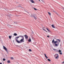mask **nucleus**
Returning a JSON list of instances; mask_svg holds the SVG:
<instances>
[{
  "instance_id": "2",
  "label": "nucleus",
  "mask_w": 64,
  "mask_h": 64,
  "mask_svg": "<svg viewBox=\"0 0 64 64\" xmlns=\"http://www.w3.org/2000/svg\"><path fill=\"white\" fill-rule=\"evenodd\" d=\"M57 42L58 43V44H59V42H58L57 40L56 41H55V40H54V39L52 41V43H54V44H56V43H57Z\"/></svg>"
},
{
  "instance_id": "11",
  "label": "nucleus",
  "mask_w": 64,
  "mask_h": 64,
  "mask_svg": "<svg viewBox=\"0 0 64 64\" xmlns=\"http://www.w3.org/2000/svg\"><path fill=\"white\" fill-rule=\"evenodd\" d=\"M19 37H22V38H24V37L22 36H19Z\"/></svg>"
},
{
  "instance_id": "36",
  "label": "nucleus",
  "mask_w": 64,
  "mask_h": 64,
  "mask_svg": "<svg viewBox=\"0 0 64 64\" xmlns=\"http://www.w3.org/2000/svg\"><path fill=\"white\" fill-rule=\"evenodd\" d=\"M64 10V8H63Z\"/></svg>"
},
{
  "instance_id": "35",
  "label": "nucleus",
  "mask_w": 64,
  "mask_h": 64,
  "mask_svg": "<svg viewBox=\"0 0 64 64\" xmlns=\"http://www.w3.org/2000/svg\"><path fill=\"white\" fill-rule=\"evenodd\" d=\"M13 42H14V40H13Z\"/></svg>"
},
{
  "instance_id": "7",
  "label": "nucleus",
  "mask_w": 64,
  "mask_h": 64,
  "mask_svg": "<svg viewBox=\"0 0 64 64\" xmlns=\"http://www.w3.org/2000/svg\"><path fill=\"white\" fill-rule=\"evenodd\" d=\"M55 56H56V58L57 59V58H58V54H55L54 55V57H55Z\"/></svg>"
},
{
  "instance_id": "9",
  "label": "nucleus",
  "mask_w": 64,
  "mask_h": 64,
  "mask_svg": "<svg viewBox=\"0 0 64 64\" xmlns=\"http://www.w3.org/2000/svg\"><path fill=\"white\" fill-rule=\"evenodd\" d=\"M31 2L32 3H35V2L33 1V0H30Z\"/></svg>"
},
{
  "instance_id": "33",
  "label": "nucleus",
  "mask_w": 64,
  "mask_h": 64,
  "mask_svg": "<svg viewBox=\"0 0 64 64\" xmlns=\"http://www.w3.org/2000/svg\"><path fill=\"white\" fill-rule=\"evenodd\" d=\"M0 64H2V63H0Z\"/></svg>"
},
{
  "instance_id": "24",
  "label": "nucleus",
  "mask_w": 64,
  "mask_h": 64,
  "mask_svg": "<svg viewBox=\"0 0 64 64\" xmlns=\"http://www.w3.org/2000/svg\"><path fill=\"white\" fill-rule=\"evenodd\" d=\"M29 51H30V52H31V51H32V50H31L30 49L29 50Z\"/></svg>"
},
{
  "instance_id": "13",
  "label": "nucleus",
  "mask_w": 64,
  "mask_h": 64,
  "mask_svg": "<svg viewBox=\"0 0 64 64\" xmlns=\"http://www.w3.org/2000/svg\"><path fill=\"white\" fill-rule=\"evenodd\" d=\"M28 42H31V38H30L29 40H28Z\"/></svg>"
},
{
  "instance_id": "30",
  "label": "nucleus",
  "mask_w": 64,
  "mask_h": 64,
  "mask_svg": "<svg viewBox=\"0 0 64 64\" xmlns=\"http://www.w3.org/2000/svg\"><path fill=\"white\" fill-rule=\"evenodd\" d=\"M43 30H44V31H45V29H43Z\"/></svg>"
},
{
  "instance_id": "28",
  "label": "nucleus",
  "mask_w": 64,
  "mask_h": 64,
  "mask_svg": "<svg viewBox=\"0 0 64 64\" xmlns=\"http://www.w3.org/2000/svg\"><path fill=\"white\" fill-rule=\"evenodd\" d=\"M45 31L46 32H47V33H48V32L47 31H46V30H45Z\"/></svg>"
},
{
  "instance_id": "15",
  "label": "nucleus",
  "mask_w": 64,
  "mask_h": 64,
  "mask_svg": "<svg viewBox=\"0 0 64 64\" xmlns=\"http://www.w3.org/2000/svg\"><path fill=\"white\" fill-rule=\"evenodd\" d=\"M14 36H17L18 35L16 33H14Z\"/></svg>"
},
{
  "instance_id": "26",
  "label": "nucleus",
  "mask_w": 64,
  "mask_h": 64,
  "mask_svg": "<svg viewBox=\"0 0 64 64\" xmlns=\"http://www.w3.org/2000/svg\"><path fill=\"white\" fill-rule=\"evenodd\" d=\"M34 9L35 10H37V9L35 8H34Z\"/></svg>"
},
{
  "instance_id": "10",
  "label": "nucleus",
  "mask_w": 64,
  "mask_h": 64,
  "mask_svg": "<svg viewBox=\"0 0 64 64\" xmlns=\"http://www.w3.org/2000/svg\"><path fill=\"white\" fill-rule=\"evenodd\" d=\"M52 28H55V26H54V25L52 24Z\"/></svg>"
},
{
  "instance_id": "3",
  "label": "nucleus",
  "mask_w": 64,
  "mask_h": 64,
  "mask_svg": "<svg viewBox=\"0 0 64 64\" xmlns=\"http://www.w3.org/2000/svg\"><path fill=\"white\" fill-rule=\"evenodd\" d=\"M3 49H4V50H6V51L7 53H8V50H7V48L4 46H3Z\"/></svg>"
},
{
  "instance_id": "32",
  "label": "nucleus",
  "mask_w": 64,
  "mask_h": 64,
  "mask_svg": "<svg viewBox=\"0 0 64 64\" xmlns=\"http://www.w3.org/2000/svg\"><path fill=\"white\" fill-rule=\"evenodd\" d=\"M64 63V62H62V63Z\"/></svg>"
},
{
  "instance_id": "22",
  "label": "nucleus",
  "mask_w": 64,
  "mask_h": 64,
  "mask_svg": "<svg viewBox=\"0 0 64 64\" xmlns=\"http://www.w3.org/2000/svg\"><path fill=\"white\" fill-rule=\"evenodd\" d=\"M19 38V36L16 37V39H18V38Z\"/></svg>"
},
{
  "instance_id": "21",
  "label": "nucleus",
  "mask_w": 64,
  "mask_h": 64,
  "mask_svg": "<svg viewBox=\"0 0 64 64\" xmlns=\"http://www.w3.org/2000/svg\"><path fill=\"white\" fill-rule=\"evenodd\" d=\"M48 14L49 15H50V16H51V13L48 12Z\"/></svg>"
},
{
  "instance_id": "17",
  "label": "nucleus",
  "mask_w": 64,
  "mask_h": 64,
  "mask_svg": "<svg viewBox=\"0 0 64 64\" xmlns=\"http://www.w3.org/2000/svg\"><path fill=\"white\" fill-rule=\"evenodd\" d=\"M33 17H34V18L35 19H37V18H36V17H35V16H34Z\"/></svg>"
},
{
  "instance_id": "19",
  "label": "nucleus",
  "mask_w": 64,
  "mask_h": 64,
  "mask_svg": "<svg viewBox=\"0 0 64 64\" xmlns=\"http://www.w3.org/2000/svg\"><path fill=\"white\" fill-rule=\"evenodd\" d=\"M46 29L47 30H48V31H49V32H50V30H49V29H48L47 28H46Z\"/></svg>"
},
{
  "instance_id": "16",
  "label": "nucleus",
  "mask_w": 64,
  "mask_h": 64,
  "mask_svg": "<svg viewBox=\"0 0 64 64\" xmlns=\"http://www.w3.org/2000/svg\"><path fill=\"white\" fill-rule=\"evenodd\" d=\"M55 46L56 47L58 46V44H55Z\"/></svg>"
},
{
  "instance_id": "18",
  "label": "nucleus",
  "mask_w": 64,
  "mask_h": 64,
  "mask_svg": "<svg viewBox=\"0 0 64 64\" xmlns=\"http://www.w3.org/2000/svg\"><path fill=\"white\" fill-rule=\"evenodd\" d=\"M7 62L8 63H10V60H8V61Z\"/></svg>"
},
{
  "instance_id": "27",
  "label": "nucleus",
  "mask_w": 64,
  "mask_h": 64,
  "mask_svg": "<svg viewBox=\"0 0 64 64\" xmlns=\"http://www.w3.org/2000/svg\"><path fill=\"white\" fill-rule=\"evenodd\" d=\"M10 58L12 59V60H13V58L11 57Z\"/></svg>"
},
{
  "instance_id": "29",
  "label": "nucleus",
  "mask_w": 64,
  "mask_h": 64,
  "mask_svg": "<svg viewBox=\"0 0 64 64\" xmlns=\"http://www.w3.org/2000/svg\"><path fill=\"white\" fill-rule=\"evenodd\" d=\"M47 37H48V38L49 37V36H47Z\"/></svg>"
},
{
  "instance_id": "1",
  "label": "nucleus",
  "mask_w": 64,
  "mask_h": 64,
  "mask_svg": "<svg viewBox=\"0 0 64 64\" xmlns=\"http://www.w3.org/2000/svg\"><path fill=\"white\" fill-rule=\"evenodd\" d=\"M53 50L54 51H55L56 52H59V54L61 55L62 54V52L61 51V50H57L55 48H53Z\"/></svg>"
},
{
  "instance_id": "5",
  "label": "nucleus",
  "mask_w": 64,
  "mask_h": 64,
  "mask_svg": "<svg viewBox=\"0 0 64 64\" xmlns=\"http://www.w3.org/2000/svg\"><path fill=\"white\" fill-rule=\"evenodd\" d=\"M20 42H24V38H22V39H21L20 40Z\"/></svg>"
},
{
  "instance_id": "25",
  "label": "nucleus",
  "mask_w": 64,
  "mask_h": 64,
  "mask_svg": "<svg viewBox=\"0 0 64 64\" xmlns=\"http://www.w3.org/2000/svg\"><path fill=\"white\" fill-rule=\"evenodd\" d=\"M3 61H5L6 60L5 58H3Z\"/></svg>"
},
{
  "instance_id": "14",
  "label": "nucleus",
  "mask_w": 64,
  "mask_h": 64,
  "mask_svg": "<svg viewBox=\"0 0 64 64\" xmlns=\"http://www.w3.org/2000/svg\"><path fill=\"white\" fill-rule=\"evenodd\" d=\"M9 39H11V38L12 37V36H9Z\"/></svg>"
},
{
  "instance_id": "4",
  "label": "nucleus",
  "mask_w": 64,
  "mask_h": 64,
  "mask_svg": "<svg viewBox=\"0 0 64 64\" xmlns=\"http://www.w3.org/2000/svg\"><path fill=\"white\" fill-rule=\"evenodd\" d=\"M24 36L25 37L26 39L28 38V37L27 35H25Z\"/></svg>"
},
{
  "instance_id": "6",
  "label": "nucleus",
  "mask_w": 64,
  "mask_h": 64,
  "mask_svg": "<svg viewBox=\"0 0 64 64\" xmlns=\"http://www.w3.org/2000/svg\"><path fill=\"white\" fill-rule=\"evenodd\" d=\"M15 39H16V41L17 42V43H20V42L18 41V40H17V39H16V38H15Z\"/></svg>"
},
{
  "instance_id": "23",
  "label": "nucleus",
  "mask_w": 64,
  "mask_h": 64,
  "mask_svg": "<svg viewBox=\"0 0 64 64\" xmlns=\"http://www.w3.org/2000/svg\"><path fill=\"white\" fill-rule=\"evenodd\" d=\"M47 60L48 61H51V60H50V59H48Z\"/></svg>"
},
{
  "instance_id": "34",
  "label": "nucleus",
  "mask_w": 64,
  "mask_h": 64,
  "mask_svg": "<svg viewBox=\"0 0 64 64\" xmlns=\"http://www.w3.org/2000/svg\"><path fill=\"white\" fill-rule=\"evenodd\" d=\"M39 0V1H40V0Z\"/></svg>"
},
{
  "instance_id": "31",
  "label": "nucleus",
  "mask_w": 64,
  "mask_h": 64,
  "mask_svg": "<svg viewBox=\"0 0 64 64\" xmlns=\"http://www.w3.org/2000/svg\"><path fill=\"white\" fill-rule=\"evenodd\" d=\"M20 7H21V8H23V7H22V6H20Z\"/></svg>"
},
{
  "instance_id": "20",
  "label": "nucleus",
  "mask_w": 64,
  "mask_h": 64,
  "mask_svg": "<svg viewBox=\"0 0 64 64\" xmlns=\"http://www.w3.org/2000/svg\"><path fill=\"white\" fill-rule=\"evenodd\" d=\"M56 40H58V41L60 42V40L59 39H57Z\"/></svg>"
},
{
  "instance_id": "12",
  "label": "nucleus",
  "mask_w": 64,
  "mask_h": 64,
  "mask_svg": "<svg viewBox=\"0 0 64 64\" xmlns=\"http://www.w3.org/2000/svg\"><path fill=\"white\" fill-rule=\"evenodd\" d=\"M13 23H14V24H17V22H14Z\"/></svg>"
},
{
  "instance_id": "8",
  "label": "nucleus",
  "mask_w": 64,
  "mask_h": 64,
  "mask_svg": "<svg viewBox=\"0 0 64 64\" xmlns=\"http://www.w3.org/2000/svg\"><path fill=\"white\" fill-rule=\"evenodd\" d=\"M44 56H45V57H46V59H48V57H47V56H46V54H44Z\"/></svg>"
}]
</instances>
